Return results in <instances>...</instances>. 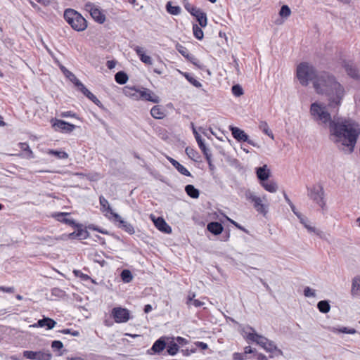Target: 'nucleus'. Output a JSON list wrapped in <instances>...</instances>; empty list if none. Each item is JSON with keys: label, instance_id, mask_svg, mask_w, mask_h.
<instances>
[{"label": "nucleus", "instance_id": "obj_1", "mask_svg": "<svg viewBox=\"0 0 360 360\" xmlns=\"http://www.w3.org/2000/svg\"><path fill=\"white\" fill-rule=\"evenodd\" d=\"M360 135V127L354 120L345 117L333 118L329 129V138L345 153H352Z\"/></svg>", "mask_w": 360, "mask_h": 360}, {"label": "nucleus", "instance_id": "obj_2", "mask_svg": "<svg viewBox=\"0 0 360 360\" xmlns=\"http://www.w3.org/2000/svg\"><path fill=\"white\" fill-rule=\"evenodd\" d=\"M314 88L317 94L328 96V105L330 108H339L345 91L333 75L326 72H319L316 79L314 80Z\"/></svg>", "mask_w": 360, "mask_h": 360}, {"label": "nucleus", "instance_id": "obj_3", "mask_svg": "<svg viewBox=\"0 0 360 360\" xmlns=\"http://www.w3.org/2000/svg\"><path fill=\"white\" fill-rule=\"evenodd\" d=\"M242 335L248 340L254 342L264 348L267 352L270 353V358H280L283 356L282 351L278 349L275 343L257 334L255 329L250 326L244 327L242 329Z\"/></svg>", "mask_w": 360, "mask_h": 360}, {"label": "nucleus", "instance_id": "obj_4", "mask_svg": "<svg viewBox=\"0 0 360 360\" xmlns=\"http://www.w3.org/2000/svg\"><path fill=\"white\" fill-rule=\"evenodd\" d=\"M310 115L312 120L319 125L330 129L333 122L330 113L328 112L326 105L321 102L312 103L309 109Z\"/></svg>", "mask_w": 360, "mask_h": 360}, {"label": "nucleus", "instance_id": "obj_5", "mask_svg": "<svg viewBox=\"0 0 360 360\" xmlns=\"http://www.w3.org/2000/svg\"><path fill=\"white\" fill-rule=\"evenodd\" d=\"M319 72L308 63H302L297 68V77L302 86H307L309 82L316 79Z\"/></svg>", "mask_w": 360, "mask_h": 360}, {"label": "nucleus", "instance_id": "obj_6", "mask_svg": "<svg viewBox=\"0 0 360 360\" xmlns=\"http://www.w3.org/2000/svg\"><path fill=\"white\" fill-rule=\"evenodd\" d=\"M244 195L248 202L252 203L253 207L257 212L264 217L266 215L269 210V205L266 203V195L260 197L250 189L245 191Z\"/></svg>", "mask_w": 360, "mask_h": 360}, {"label": "nucleus", "instance_id": "obj_7", "mask_svg": "<svg viewBox=\"0 0 360 360\" xmlns=\"http://www.w3.org/2000/svg\"><path fill=\"white\" fill-rule=\"evenodd\" d=\"M67 22L77 31H83L87 27V22L81 14L72 9H67L64 13Z\"/></svg>", "mask_w": 360, "mask_h": 360}, {"label": "nucleus", "instance_id": "obj_8", "mask_svg": "<svg viewBox=\"0 0 360 360\" xmlns=\"http://www.w3.org/2000/svg\"><path fill=\"white\" fill-rule=\"evenodd\" d=\"M308 196L314 200L319 206L323 207L325 206L324 191L321 184H316L311 188H307Z\"/></svg>", "mask_w": 360, "mask_h": 360}, {"label": "nucleus", "instance_id": "obj_9", "mask_svg": "<svg viewBox=\"0 0 360 360\" xmlns=\"http://www.w3.org/2000/svg\"><path fill=\"white\" fill-rule=\"evenodd\" d=\"M84 8L98 23L101 24L105 22V15L98 6L91 2H86L84 6Z\"/></svg>", "mask_w": 360, "mask_h": 360}, {"label": "nucleus", "instance_id": "obj_10", "mask_svg": "<svg viewBox=\"0 0 360 360\" xmlns=\"http://www.w3.org/2000/svg\"><path fill=\"white\" fill-rule=\"evenodd\" d=\"M111 314L116 323H125L130 319L129 311L125 308L115 307Z\"/></svg>", "mask_w": 360, "mask_h": 360}, {"label": "nucleus", "instance_id": "obj_11", "mask_svg": "<svg viewBox=\"0 0 360 360\" xmlns=\"http://www.w3.org/2000/svg\"><path fill=\"white\" fill-rule=\"evenodd\" d=\"M229 129L231 131L233 136L237 141L248 142L249 144L253 146H257L253 141L249 139L248 135L243 130L233 126H230Z\"/></svg>", "mask_w": 360, "mask_h": 360}, {"label": "nucleus", "instance_id": "obj_12", "mask_svg": "<svg viewBox=\"0 0 360 360\" xmlns=\"http://www.w3.org/2000/svg\"><path fill=\"white\" fill-rule=\"evenodd\" d=\"M23 357L31 360H49L51 358V355L48 352L25 351L23 352Z\"/></svg>", "mask_w": 360, "mask_h": 360}, {"label": "nucleus", "instance_id": "obj_13", "mask_svg": "<svg viewBox=\"0 0 360 360\" xmlns=\"http://www.w3.org/2000/svg\"><path fill=\"white\" fill-rule=\"evenodd\" d=\"M139 100L148 101L153 103H158L160 102V98L155 94L144 87L140 88Z\"/></svg>", "mask_w": 360, "mask_h": 360}, {"label": "nucleus", "instance_id": "obj_14", "mask_svg": "<svg viewBox=\"0 0 360 360\" xmlns=\"http://www.w3.org/2000/svg\"><path fill=\"white\" fill-rule=\"evenodd\" d=\"M300 222L303 224L305 229L310 233H314L318 236L320 238H326V234L321 230L316 228L312 223H311L307 219L303 217L300 219Z\"/></svg>", "mask_w": 360, "mask_h": 360}, {"label": "nucleus", "instance_id": "obj_15", "mask_svg": "<svg viewBox=\"0 0 360 360\" xmlns=\"http://www.w3.org/2000/svg\"><path fill=\"white\" fill-rule=\"evenodd\" d=\"M150 218L158 230L165 233H170L172 232L171 227L167 224L163 218H155L153 215H151Z\"/></svg>", "mask_w": 360, "mask_h": 360}, {"label": "nucleus", "instance_id": "obj_16", "mask_svg": "<svg viewBox=\"0 0 360 360\" xmlns=\"http://www.w3.org/2000/svg\"><path fill=\"white\" fill-rule=\"evenodd\" d=\"M115 222L119 223V227L124 229L126 232L129 234L134 233V229L133 226L127 221L123 220L118 214H113V219Z\"/></svg>", "mask_w": 360, "mask_h": 360}, {"label": "nucleus", "instance_id": "obj_17", "mask_svg": "<svg viewBox=\"0 0 360 360\" xmlns=\"http://www.w3.org/2000/svg\"><path fill=\"white\" fill-rule=\"evenodd\" d=\"M344 68L347 74L353 79H360V71L350 62H345Z\"/></svg>", "mask_w": 360, "mask_h": 360}, {"label": "nucleus", "instance_id": "obj_18", "mask_svg": "<svg viewBox=\"0 0 360 360\" xmlns=\"http://www.w3.org/2000/svg\"><path fill=\"white\" fill-rule=\"evenodd\" d=\"M56 325V322L53 319L49 317H44V319L39 320L36 323L31 325L30 327H46L48 330H51Z\"/></svg>", "mask_w": 360, "mask_h": 360}, {"label": "nucleus", "instance_id": "obj_19", "mask_svg": "<svg viewBox=\"0 0 360 360\" xmlns=\"http://www.w3.org/2000/svg\"><path fill=\"white\" fill-rule=\"evenodd\" d=\"M53 127L57 130L60 129L63 131L70 132L75 128L74 124L68 123L65 121L56 120L53 124Z\"/></svg>", "mask_w": 360, "mask_h": 360}, {"label": "nucleus", "instance_id": "obj_20", "mask_svg": "<svg viewBox=\"0 0 360 360\" xmlns=\"http://www.w3.org/2000/svg\"><path fill=\"white\" fill-rule=\"evenodd\" d=\"M137 56L139 57L141 61L146 65H152L153 59L150 56H148L145 53V51L143 48L140 47L139 46H136L134 48Z\"/></svg>", "mask_w": 360, "mask_h": 360}, {"label": "nucleus", "instance_id": "obj_21", "mask_svg": "<svg viewBox=\"0 0 360 360\" xmlns=\"http://www.w3.org/2000/svg\"><path fill=\"white\" fill-rule=\"evenodd\" d=\"M124 94L134 100H139L140 89H136L134 86H126L123 89Z\"/></svg>", "mask_w": 360, "mask_h": 360}, {"label": "nucleus", "instance_id": "obj_22", "mask_svg": "<svg viewBox=\"0 0 360 360\" xmlns=\"http://www.w3.org/2000/svg\"><path fill=\"white\" fill-rule=\"evenodd\" d=\"M167 352L174 356L175 355L177 352L179 351V346L177 345V342H176L174 338H167Z\"/></svg>", "mask_w": 360, "mask_h": 360}, {"label": "nucleus", "instance_id": "obj_23", "mask_svg": "<svg viewBox=\"0 0 360 360\" xmlns=\"http://www.w3.org/2000/svg\"><path fill=\"white\" fill-rule=\"evenodd\" d=\"M99 202L100 205L101 206V211L103 212H109L111 217H109L108 215L105 214L106 217H108L110 219H113V214H116L114 212L108 202V201L103 196H101L99 198Z\"/></svg>", "mask_w": 360, "mask_h": 360}, {"label": "nucleus", "instance_id": "obj_24", "mask_svg": "<svg viewBox=\"0 0 360 360\" xmlns=\"http://www.w3.org/2000/svg\"><path fill=\"white\" fill-rule=\"evenodd\" d=\"M167 338V337H161L160 339L155 341L151 349L155 353H160V352L163 351V349L166 348Z\"/></svg>", "mask_w": 360, "mask_h": 360}, {"label": "nucleus", "instance_id": "obj_25", "mask_svg": "<svg viewBox=\"0 0 360 360\" xmlns=\"http://www.w3.org/2000/svg\"><path fill=\"white\" fill-rule=\"evenodd\" d=\"M250 354H255V350L252 349L251 347L248 346L244 348L243 353H235L233 354V359L234 360H245L246 359L253 358L254 355L250 356H247Z\"/></svg>", "mask_w": 360, "mask_h": 360}, {"label": "nucleus", "instance_id": "obj_26", "mask_svg": "<svg viewBox=\"0 0 360 360\" xmlns=\"http://www.w3.org/2000/svg\"><path fill=\"white\" fill-rule=\"evenodd\" d=\"M168 160L179 173L186 176H190L191 175L190 172L179 162L172 158H169Z\"/></svg>", "mask_w": 360, "mask_h": 360}, {"label": "nucleus", "instance_id": "obj_27", "mask_svg": "<svg viewBox=\"0 0 360 360\" xmlns=\"http://www.w3.org/2000/svg\"><path fill=\"white\" fill-rule=\"evenodd\" d=\"M70 214L68 212H58L56 213L53 217L56 219L57 221L63 222L68 225H74L75 221L73 219L67 218V216Z\"/></svg>", "mask_w": 360, "mask_h": 360}, {"label": "nucleus", "instance_id": "obj_28", "mask_svg": "<svg viewBox=\"0 0 360 360\" xmlns=\"http://www.w3.org/2000/svg\"><path fill=\"white\" fill-rule=\"evenodd\" d=\"M79 90L92 102H94L97 105H99L101 103L100 101L94 96L91 91H89L84 85L82 83V85L78 86Z\"/></svg>", "mask_w": 360, "mask_h": 360}, {"label": "nucleus", "instance_id": "obj_29", "mask_svg": "<svg viewBox=\"0 0 360 360\" xmlns=\"http://www.w3.org/2000/svg\"><path fill=\"white\" fill-rule=\"evenodd\" d=\"M257 175L258 179L262 181V182L267 180L270 175V172L269 169H267V166L264 165L263 167L257 168Z\"/></svg>", "mask_w": 360, "mask_h": 360}, {"label": "nucleus", "instance_id": "obj_30", "mask_svg": "<svg viewBox=\"0 0 360 360\" xmlns=\"http://www.w3.org/2000/svg\"><path fill=\"white\" fill-rule=\"evenodd\" d=\"M150 115L155 119H162L165 116V110L160 105H155L150 110Z\"/></svg>", "mask_w": 360, "mask_h": 360}, {"label": "nucleus", "instance_id": "obj_31", "mask_svg": "<svg viewBox=\"0 0 360 360\" xmlns=\"http://www.w3.org/2000/svg\"><path fill=\"white\" fill-rule=\"evenodd\" d=\"M207 230L214 235H219L222 232L223 226L219 222H210L207 224Z\"/></svg>", "mask_w": 360, "mask_h": 360}, {"label": "nucleus", "instance_id": "obj_32", "mask_svg": "<svg viewBox=\"0 0 360 360\" xmlns=\"http://www.w3.org/2000/svg\"><path fill=\"white\" fill-rule=\"evenodd\" d=\"M351 292L353 295H360V276L353 279Z\"/></svg>", "mask_w": 360, "mask_h": 360}, {"label": "nucleus", "instance_id": "obj_33", "mask_svg": "<svg viewBox=\"0 0 360 360\" xmlns=\"http://www.w3.org/2000/svg\"><path fill=\"white\" fill-rule=\"evenodd\" d=\"M262 186L266 191L270 193H276L278 190L276 183L273 181L262 182Z\"/></svg>", "mask_w": 360, "mask_h": 360}, {"label": "nucleus", "instance_id": "obj_34", "mask_svg": "<svg viewBox=\"0 0 360 360\" xmlns=\"http://www.w3.org/2000/svg\"><path fill=\"white\" fill-rule=\"evenodd\" d=\"M330 330L335 333H346V334H354L356 333V330L354 328H349L347 327H341V328H336V327H332L330 328Z\"/></svg>", "mask_w": 360, "mask_h": 360}, {"label": "nucleus", "instance_id": "obj_35", "mask_svg": "<svg viewBox=\"0 0 360 360\" xmlns=\"http://www.w3.org/2000/svg\"><path fill=\"white\" fill-rule=\"evenodd\" d=\"M317 308L320 312L326 314L330 310V305L328 300H321L318 302Z\"/></svg>", "mask_w": 360, "mask_h": 360}, {"label": "nucleus", "instance_id": "obj_36", "mask_svg": "<svg viewBox=\"0 0 360 360\" xmlns=\"http://www.w3.org/2000/svg\"><path fill=\"white\" fill-rule=\"evenodd\" d=\"M259 128L261 131H262L265 134L269 136L271 139H274V136L272 131L270 130L269 125L266 122L262 121L259 122Z\"/></svg>", "mask_w": 360, "mask_h": 360}, {"label": "nucleus", "instance_id": "obj_37", "mask_svg": "<svg viewBox=\"0 0 360 360\" xmlns=\"http://www.w3.org/2000/svg\"><path fill=\"white\" fill-rule=\"evenodd\" d=\"M196 18V20H198L199 25L204 27L207 24V19L206 14L203 13L202 11H200L198 13L197 12L196 15H195Z\"/></svg>", "mask_w": 360, "mask_h": 360}, {"label": "nucleus", "instance_id": "obj_38", "mask_svg": "<svg viewBox=\"0 0 360 360\" xmlns=\"http://www.w3.org/2000/svg\"><path fill=\"white\" fill-rule=\"evenodd\" d=\"M185 191L186 193L193 198H198L199 197V191L193 185H187L185 187Z\"/></svg>", "mask_w": 360, "mask_h": 360}, {"label": "nucleus", "instance_id": "obj_39", "mask_svg": "<svg viewBox=\"0 0 360 360\" xmlns=\"http://www.w3.org/2000/svg\"><path fill=\"white\" fill-rule=\"evenodd\" d=\"M115 81L120 84H124L128 80L127 75L124 72H118L115 76Z\"/></svg>", "mask_w": 360, "mask_h": 360}, {"label": "nucleus", "instance_id": "obj_40", "mask_svg": "<svg viewBox=\"0 0 360 360\" xmlns=\"http://www.w3.org/2000/svg\"><path fill=\"white\" fill-rule=\"evenodd\" d=\"M166 8L167 12L172 15H179L181 10L179 6H172L171 1L167 2Z\"/></svg>", "mask_w": 360, "mask_h": 360}, {"label": "nucleus", "instance_id": "obj_41", "mask_svg": "<svg viewBox=\"0 0 360 360\" xmlns=\"http://www.w3.org/2000/svg\"><path fill=\"white\" fill-rule=\"evenodd\" d=\"M47 153L56 156L58 159H67L68 158V154L65 151L49 150Z\"/></svg>", "mask_w": 360, "mask_h": 360}, {"label": "nucleus", "instance_id": "obj_42", "mask_svg": "<svg viewBox=\"0 0 360 360\" xmlns=\"http://www.w3.org/2000/svg\"><path fill=\"white\" fill-rule=\"evenodd\" d=\"M179 72L181 74H182L186 78V79L191 83L195 87H201L202 86V84L200 82H198L197 79H195L194 77H193L192 76H191L188 73H186V72H182L181 71H179Z\"/></svg>", "mask_w": 360, "mask_h": 360}, {"label": "nucleus", "instance_id": "obj_43", "mask_svg": "<svg viewBox=\"0 0 360 360\" xmlns=\"http://www.w3.org/2000/svg\"><path fill=\"white\" fill-rule=\"evenodd\" d=\"M70 82H72L77 87L82 85V82L76 77V76L70 71L64 75Z\"/></svg>", "mask_w": 360, "mask_h": 360}, {"label": "nucleus", "instance_id": "obj_44", "mask_svg": "<svg viewBox=\"0 0 360 360\" xmlns=\"http://www.w3.org/2000/svg\"><path fill=\"white\" fill-rule=\"evenodd\" d=\"M18 146L20 148L24 151H26L27 153V158H33L34 154L32 150L30 149V146L27 143H19Z\"/></svg>", "mask_w": 360, "mask_h": 360}, {"label": "nucleus", "instance_id": "obj_45", "mask_svg": "<svg viewBox=\"0 0 360 360\" xmlns=\"http://www.w3.org/2000/svg\"><path fill=\"white\" fill-rule=\"evenodd\" d=\"M121 278L124 283H129L132 280L133 276L129 270L124 269L121 273Z\"/></svg>", "mask_w": 360, "mask_h": 360}, {"label": "nucleus", "instance_id": "obj_46", "mask_svg": "<svg viewBox=\"0 0 360 360\" xmlns=\"http://www.w3.org/2000/svg\"><path fill=\"white\" fill-rule=\"evenodd\" d=\"M193 32L195 37L198 39H202L203 38V32L198 25H193Z\"/></svg>", "mask_w": 360, "mask_h": 360}, {"label": "nucleus", "instance_id": "obj_47", "mask_svg": "<svg viewBox=\"0 0 360 360\" xmlns=\"http://www.w3.org/2000/svg\"><path fill=\"white\" fill-rule=\"evenodd\" d=\"M290 14H291V11H290V8L288 7V6H287V5H283L279 11V15L282 18H287L290 15Z\"/></svg>", "mask_w": 360, "mask_h": 360}, {"label": "nucleus", "instance_id": "obj_48", "mask_svg": "<svg viewBox=\"0 0 360 360\" xmlns=\"http://www.w3.org/2000/svg\"><path fill=\"white\" fill-rule=\"evenodd\" d=\"M176 49L186 58H189V55L190 54L188 53V50L186 47H184V46L178 44L176 46Z\"/></svg>", "mask_w": 360, "mask_h": 360}, {"label": "nucleus", "instance_id": "obj_49", "mask_svg": "<svg viewBox=\"0 0 360 360\" xmlns=\"http://www.w3.org/2000/svg\"><path fill=\"white\" fill-rule=\"evenodd\" d=\"M232 93L236 96H240L243 94V90L239 84H236L232 86Z\"/></svg>", "mask_w": 360, "mask_h": 360}, {"label": "nucleus", "instance_id": "obj_50", "mask_svg": "<svg viewBox=\"0 0 360 360\" xmlns=\"http://www.w3.org/2000/svg\"><path fill=\"white\" fill-rule=\"evenodd\" d=\"M304 295L306 297H315L316 296V290L309 287H306L304 289Z\"/></svg>", "mask_w": 360, "mask_h": 360}, {"label": "nucleus", "instance_id": "obj_51", "mask_svg": "<svg viewBox=\"0 0 360 360\" xmlns=\"http://www.w3.org/2000/svg\"><path fill=\"white\" fill-rule=\"evenodd\" d=\"M186 9L193 16H195L200 10L199 8H197L195 7L191 6L189 4H185Z\"/></svg>", "mask_w": 360, "mask_h": 360}, {"label": "nucleus", "instance_id": "obj_52", "mask_svg": "<svg viewBox=\"0 0 360 360\" xmlns=\"http://www.w3.org/2000/svg\"><path fill=\"white\" fill-rule=\"evenodd\" d=\"M51 347L55 350H59L63 348V345L62 342L59 340H54L51 344Z\"/></svg>", "mask_w": 360, "mask_h": 360}, {"label": "nucleus", "instance_id": "obj_53", "mask_svg": "<svg viewBox=\"0 0 360 360\" xmlns=\"http://www.w3.org/2000/svg\"><path fill=\"white\" fill-rule=\"evenodd\" d=\"M186 153L190 158L194 160L195 158L196 152L193 149L191 148H186Z\"/></svg>", "mask_w": 360, "mask_h": 360}, {"label": "nucleus", "instance_id": "obj_54", "mask_svg": "<svg viewBox=\"0 0 360 360\" xmlns=\"http://www.w3.org/2000/svg\"><path fill=\"white\" fill-rule=\"evenodd\" d=\"M60 332L63 334H71L73 336H79V333L77 330L72 331L70 329H63L60 330Z\"/></svg>", "mask_w": 360, "mask_h": 360}, {"label": "nucleus", "instance_id": "obj_55", "mask_svg": "<svg viewBox=\"0 0 360 360\" xmlns=\"http://www.w3.org/2000/svg\"><path fill=\"white\" fill-rule=\"evenodd\" d=\"M174 339H175L176 342H177L178 346H179V345L183 346L188 343V341L185 338H181V337L174 338Z\"/></svg>", "mask_w": 360, "mask_h": 360}, {"label": "nucleus", "instance_id": "obj_56", "mask_svg": "<svg viewBox=\"0 0 360 360\" xmlns=\"http://www.w3.org/2000/svg\"><path fill=\"white\" fill-rule=\"evenodd\" d=\"M195 297V294L194 292H189L188 297H187V301H186V304L188 307H190L191 305V303L195 300L194 299Z\"/></svg>", "mask_w": 360, "mask_h": 360}, {"label": "nucleus", "instance_id": "obj_57", "mask_svg": "<svg viewBox=\"0 0 360 360\" xmlns=\"http://www.w3.org/2000/svg\"><path fill=\"white\" fill-rule=\"evenodd\" d=\"M0 290L8 292V293H12L15 291V289L13 287H3L0 286Z\"/></svg>", "mask_w": 360, "mask_h": 360}, {"label": "nucleus", "instance_id": "obj_58", "mask_svg": "<svg viewBox=\"0 0 360 360\" xmlns=\"http://www.w3.org/2000/svg\"><path fill=\"white\" fill-rule=\"evenodd\" d=\"M292 211L294 212V214L300 219L301 218H303V217H302V215L297 212L296 211V208L295 207V205H293V203H290V205Z\"/></svg>", "mask_w": 360, "mask_h": 360}, {"label": "nucleus", "instance_id": "obj_59", "mask_svg": "<svg viewBox=\"0 0 360 360\" xmlns=\"http://www.w3.org/2000/svg\"><path fill=\"white\" fill-rule=\"evenodd\" d=\"M195 344L198 347L200 348L201 349H206L207 348V345L202 342H196Z\"/></svg>", "mask_w": 360, "mask_h": 360}, {"label": "nucleus", "instance_id": "obj_60", "mask_svg": "<svg viewBox=\"0 0 360 360\" xmlns=\"http://www.w3.org/2000/svg\"><path fill=\"white\" fill-rule=\"evenodd\" d=\"M204 304V302L198 300H194L193 302L191 303V305L195 306V307H200Z\"/></svg>", "mask_w": 360, "mask_h": 360}, {"label": "nucleus", "instance_id": "obj_61", "mask_svg": "<svg viewBox=\"0 0 360 360\" xmlns=\"http://www.w3.org/2000/svg\"><path fill=\"white\" fill-rule=\"evenodd\" d=\"M206 160L208 163V165H209V168L211 171H213L214 169V165L212 164V159H211V157H207V158H206Z\"/></svg>", "mask_w": 360, "mask_h": 360}, {"label": "nucleus", "instance_id": "obj_62", "mask_svg": "<svg viewBox=\"0 0 360 360\" xmlns=\"http://www.w3.org/2000/svg\"><path fill=\"white\" fill-rule=\"evenodd\" d=\"M115 65H116V63L113 60H108L107 62V67L110 70L114 68L115 67Z\"/></svg>", "mask_w": 360, "mask_h": 360}, {"label": "nucleus", "instance_id": "obj_63", "mask_svg": "<svg viewBox=\"0 0 360 360\" xmlns=\"http://www.w3.org/2000/svg\"><path fill=\"white\" fill-rule=\"evenodd\" d=\"M202 151L203 154L205 155V158H207V157L210 158L212 156L211 153H210L209 149L207 147L205 148V149H202Z\"/></svg>", "mask_w": 360, "mask_h": 360}, {"label": "nucleus", "instance_id": "obj_64", "mask_svg": "<svg viewBox=\"0 0 360 360\" xmlns=\"http://www.w3.org/2000/svg\"><path fill=\"white\" fill-rule=\"evenodd\" d=\"M197 143L200 147V148L202 150V149H205V148H206V146L205 145L202 139H200L198 141H197Z\"/></svg>", "mask_w": 360, "mask_h": 360}]
</instances>
